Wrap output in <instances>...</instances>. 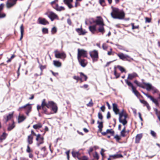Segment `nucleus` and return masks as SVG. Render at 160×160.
Wrapping results in <instances>:
<instances>
[{
	"mask_svg": "<svg viewBox=\"0 0 160 160\" xmlns=\"http://www.w3.org/2000/svg\"><path fill=\"white\" fill-rule=\"evenodd\" d=\"M112 108L116 115H119V122L122 123L123 126L126 125L128 123V121L126 119L128 117L126 112L124 110L122 109L120 112H119V109L118 108V105L115 103L112 104Z\"/></svg>",
	"mask_w": 160,
	"mask_h": 160,
	"instance_id": "nucleus-1",
	"label": "nucleus"
},
{
	"mask_svg": "<svg viewBox=\"0 0 160 160\" xmlns=\"http://www.w3.org/2000/svg\"><path fill=\"white\" fill-rule=\"evenodd\" d=\"M112 11L111 13L112 17L115 19L122 20L124 19L125 13L123 11L120 10L118 8L112 7Z\"/></svg>",
	"mask_w": 160,
	"mask_h": 160,
	"instance_id": "nucleus-2",
	"label": "nucleus"
},
{
	"mask_svg": "<svg viewBox=\"0 0 160 160\" xmlns=\"http://www.w3.org/2000/svg\"><path fill=\"white\" fill-rule=\"evenodd\" d=\"M134 83L137 86L143 88H145L148 91H150L151 90L153 87L151 84L145 82H142V84L144 85H143L142 84L139 82L137 80H135L134 81Z\"/></svg>",
	"mask_w": 160,
	"mask_h": 160,
	"instance_id": "nucleus-3",
	"label": "nucleus"
},
{
	"mask_svg": "<svg viewBox=\"0 0 160 160\" xmlns=\"http://www.w3.org/2000/svg\"><path fill=\"white\" fill-rule=\"evenodd\" d=\"M32 104L28 103L23 106L19 107L18 111H21L23 109H24L25 114L27 116H28L29 113L32 110Z\"/></svg>",
	"mask_w": 160,
	"mask_h": 160,
	"instance_id": "nucleus-4",
	"label": "nucleus"
},
{
	"mask_svg": "<svg viewBox=\"0 0 160 160\" xmlns=\"http://www.w3.org/2000/svg\"><path fill=\"white\" fill-rule=\"evenodd\" d=\"M78 73L80 74V77L78 76H74L73 78L74 79L77 80V82L79 81H80L81 82H83L84 81H86L88 79V77L84 74L82 72H79Z\"/></svg>",
	"mask_w": 160,
	"mask_h": 160,
	"instance_id": "nucleus-5",
	"label": "nucleus"
},
{
	"mask_svg": "<svg viewBox=\"0 0 160 160\" xmlns=\"http://www.w3.org/2000/svg\"><path fill=\"white\" fill-rule=\"evenodd\" d=\"M48 108H51V110L53 112L52 113H57L58 110V107L57 104L52 101H49L48 102Z\"/></svg>",
	"mask_w": 160,
	"mask_h": 160,
	"instance_id": "nucleus-6",
	"label": "nucleus"
},
{
	"mask_svg": "<svg viewBox=\"0 0 160 160\" xmlns=\"http://www.w3.org/2000/svg\"><path fill=\"white\" fill-rule=\"evenodd\" d=\"M125 81L129 87L132 88V92L137 97H138L141 96L139 92L136 90V88L133 86L132 84L130 81L127 79H125Z\"/></svg>",
	"mask_w": 160,
	"mask_h": 160,
	"instance_id": "nucleus-7",
	"label": "nucleus"
},
{
	"mask_svg": "<svg viewBox=\"0 0 160 160\" xmlns=\"http://www.w3.org/2000/svg\"><path fill=\"white\" fill-rule=\"evenodd\" d=\"M55 57L57 58H60L64 61L66 59L67 55L64 52H60L58 50H56L54 51Z\"/></svg>",
	"mask_w": 160,
	"mask_h": 160,
	"instance_id": "nucleus-8",
	"label": "nucleus"
},
{
	"mask_svg": "<svg viewBox=\"0 0 160 160\" xmlns=\"http://www.w3.org/2000/svg\"><path fill=\"white\" fill-rule=\"evenodd\" d=\"M45 14L48 16L51 21H53L55 19H59L58 15L52 11H48Z\"/></svg>",
	"mask_w": 160,
	"mask_h": 160,
	"instance_id": "nucleus-9",
	"label": "nucleus"
},
{
	"mask_svg": "<svg viewBox=\"0 0 160 160\" xmlns=\"http://www.w3.org/2000/svg\"><path fill=\"white\" fill-rule=\"evenodd\" d=\"M89 53L93 62H96L98 60L99 58V56L98 51L94 50L90 51Z\"/></svg>",
	"mask_w": 160,
	"mask_h": 160,
	"instance_id": "nucleus-10",
	"label": "nucleus"
},
{
	"mask_svg": "<svg viewBox=\"0 0 160 160\" xmlns=\"http://www.w3.org/2000/svg\"><path fill=\"white\" fill-rule=\"evenodd\" d=\"M48 102H47L46 100L45 99H43L42 101V113H43L47 115H49L52 114V112H48L47 111V109L45 107V106L48 108Z\"/></svg>",
	"mask_w": 160,
	"mask_h": 160,
	"instance_id": "nucleus-11",
	"label": "nucleus"
},
{
	"mask_svg": "<svg viewBox=\"0 0 160 160\" xmlns=\"http://www.w3.org/2000/svg\"><path fill=\"white\" fill-rule=\"evenodd\" d=\"M58 0H54L51 2V4L52 7L57 11H61L64 10L65 9L62 6L59 7L58 4L57 3Z\"/></svg>",
	"mask_w": 160,
	"mask_h": 160,
	"instance_id": "nucleus-12",
	"label": "nucleus"
},
{
	"mask_svg": "<svg viewBox=\"0 0 160 160\" xmlns=\"http://www.w3.org/2000/svg\"><path fill=\"white\" fill-rule=\"evenodd\" d=\"M88 54L87 51L83 49L78 48V59H79L81 57L87 58Z\"/></svg>",
	"mask_w": 160,
	"mask_h": 160,
	"instance_id": "nucleus-13",
	"label": "nucleus"
},
{
	"mask_svg": "<svg viewBox=\"0 0 160 160\" xmlns=\"http://www.w3.org/2000/svg\"><path fill=\"white\" fill-rule=\"evenodd\" d=\"M116 54L119 57L120 59L123 61H127L130 62L131 61V60L132 59L128 55L124 54L120 52L118 53H116Z\"/></svg>",
	"mask_w": 160,
	"mask_h": 160,
	"instance_id": "nucleus-14",
	"label": "nucleus"
},
{
	"mask_svg": "<svg viewBox=\"0 0 160 160\" xmlns=\"http://www.w3.org/2000/svg\"><path fill=\"white\" fill-rule=\"evenodd\" d=\"M36 140L37 141V145L39 146L40 145L42 144L44 142V138L43 136L39 133L36 134Z\"/></svg>",
	"mask_w": 160,
	"mask_h": 160,
	"instance_id": "nucleus-15",
	"label": "nucleus"
},
{
	"mask_svg": "<svg viewBox=\"0 0 160 160\" xmlns=\"http://www.w3.org/2000/svg\"><path fill=\"white\" fill-rule=\"evenodd\" d=\"M36 136V134L33 130H31V133L28 135L27 138V141L28 143V145L32 144L33 142V136Z\"/></svg>",
	"mask_w": 160,
	"mask_h": 160,
	"instance_id": "nucleus-16",
	"label": "nucleus"
},
{
	"mask_svg": "<svg viewBox=\"0 0 160 160\" xmlns=\"http://www.w3.org/2000/svg\"><path fill=\"white\" fill-rule=\"evenodd\" d=\"M97 19L93 21V22L95 23L96 25H99V26L105 25L103 20L101 17L97 16Z\"/></svg>",
	"mask_w": 160,
	"mask_h": 160,
	"instance_id": "nucleus-17",
	"label": "nucleus"
},
{
	"mask_svg": "<svg viewBox=\"0 0 160 160\" xmlns=\"http://www.w3.org/2000/svg\"><path fill=\"white\" fill-rule=\"evenodd\" d=\"M141 92L148 98H149L155 104L156 106H159V103L157 99L154 98L152 96L149 95L148 94L145 93L142 91H141Z\"/></svg>",
	"mask_w": 160,
	"mask_h": 160,
	"instance_id": "nucleus-18",
	"label": "nucleus"
},
{
	"mask_svg": "<svg viewBox=\"0 0 160 160\" xmlns=\"http://www.w3.org/2000/svg\"><path fill=\"white\" fill-rule=\"evenodd\" d=\"M17 0H8L6 3V6L8 8H10L15 5L17 3Z\"/></svg>",
	"mask_w": 160,
	"mask_h": 160,
	"instance_id": "nucleus-19",
	"label": "nucleus"
},
{
	"mask_svg": "<svg viewBox=\"0 0 160 160\" xmlns=\"http://www.w3.org/2000/svg\"><path fill=\"white\" fill-rule=\"evenodd\" d=\"M138 77V74L135 72H133L128 74L127 80L128 81V80H132Z\"/></svg>",
	"mask_w": 160,
	"mask_h": 160,
	"instance_id": "nucleus-20",
	"label": "nucleus"
},
{
	"mask_svg": "<svg viewBox=\"0 0 160 160\" xmlns=\"http://www.w3.org/2000/svg\"><path fill=\"white\" fill-rule=\"evenodd\" d=\"M143 137V134L142 133L138 134L135 136V143L138 144L140 142V141Z\"/></svg>",
	"mask_w": 160,
	"mask_h": 160,
	"instance_id": "nucleus-21",
	"label": "nucleus"
},
{
	"mask_svg": "<svg viewBox=\"0 0 160 160\" xmlns=\"http://www.w3.org/2000/svg\"><path fill=\"white\" fill-rule=\"evenodd\" d=\"M39 23L43 25L48 24L49 22L45 18H39L38 19Z\"/></svg>",
	"mask_w": 160,
	"mask_h": 160,
	"instance_id": "nucleus-22",
	"label": "nucleus"
},
{
	"mask_svg": "<svg viewBox=\"0 0 160 160\" xmlns=\"http://www.w3.org/2000/svg\"><path fill=\"white\" fill-rule=\"evenodd\" d=\"M73 1V0H63V2L67 5L69 8L71 9L73 8V6L71 4Z\"/></svg>",
	"mask_w": 160,
	"mask_h": 160,
	"instance_id": "nucleus-23",
	"label": "nucleus"
},
{
	"mask_svg": "<svg viewBox=\"0 0 160 160\" xmlns=\"http://www.w3.org/2000/svg\"><path fill=\"white\" fill-rule=\"evenodd\" d=\"M104 25H101L99 26L98 29L97 30V32H100L102 34H103L105 32V30L104 27Z\"/></svg>",
	"mask_w": 160,
	"mask_h": 160,
	"instance_id": "nucleus-24",
	"label": "nucleus"
},
{
	"mask_svg": "<svg viewBox=\"0 0 160 160\" xmlns=\"http://www.w3.org/2000/svg\"><path fill=\"white\" fill-rule=\"evenodd\" d=\"M140 101L141 103L143 104L144 106H146L147 107L148 109V110H150L151 109L150 107V106L149 104L146 101L144 100H141L140 99Z\"/></svg>",
	"mask_w": 160,
	"mask_h": 160,
	"instance_id": "nucleus-25",
	"label": "nucleus"
},
{
	"mask_svg": "<svg viewBox=\"0 0 160 160\" xmlns=\"http://www.w3.org/2000/svg\"><path fill=\"white\" fill-rule=\"evenodd\" d=\"M76 31H77V32H78L79 35H84L86 33V32L85 31V30H83L82 28H76Z\"/></svg>",
	"mask_w": 160,
	"mask_h": 160,
	"instance_id": "nucleus-26",
	"label": "nucleus"
},
{
	"mask_svg": "<svg viewBox=\"0 0 160 160\" xmlns=\"http://www.w3.org/2000/svg\"><path fill=\"white\" fill-rule=\"evenodd\" d=\"M80 65L83 67H85L87 65V63L86 62V60L85 59H82L80 58L78 59Z\"/></svg>",
	"mask_w": 160,
	"mask_h": 160,
	"instance_id": "nucleus-27",
	"label": "nucleus"
},
{
	"mask_svg": "<svg viewBox=\"0 0 160 160\" xmlns=\"http://www.w3.org/2000/svg\"><path fill=\"white\" fill-rule=\"evenodd\" d=\"M89 30L93 34L95 33L96 31L97 32V30L96 29V26L95 25L90 26L89 27Z\"/></svg>",
	"mask_w": 160,
	"mask_h": 160,
	"instance_id": "nucleus-28",
	"label": "nucleus"
},
{
	"mask_svg": "<svg viewBox=\"0 0 160 160\" xmlns=\"http://www.w3.org/2000/svg\"><path fill=\"white\" fill-rule=\"evenodd\" d=\"M26 119V117L23 115H19L18 118V122L20 123Z\"/></svg>",
	"mask_w": 160,
	"mask_h": 160,
	"instance_id": "nucleus-29",
	"label": "nucleus"
},
{
	"mask_svg": "<svg viewBox=\"0 0 160 160\" xmlns=\"http://www.w3.org/2000/svg\"><path fill=\"white\" fill-rule=\"evenodd\" d=\"M72 156L74 158H77L78 159L79 157L80 156V153L79 152H76L73 151L72 152Z\"/></svg>",
	"mask_w": 160,
	"mask_h": 160,
	"instance_id": "nucleus-30",
	"label": "nucleus"
},
{
	"mask_svg": "<svg viewBox=\"0 0 160 160\" xmlns=\"http://www.w3.org/2000/svg\"><path fill=\"white\" fill-rule=\"evenodd\" d=\"M97 123L98 124V131L99 132H101L102 131V129L103 128V124L102 122H100L99 121H98Z\"/></svg>",
	"mask_w": 160,
	"mask_h": 160,
	"instance_id": "nucleus-31",
	"label": "nucleus"
},
{
	"mask_svg": "<svg viewBox=\"0 0 160 160\" xmlns=\"http://www.w3.org/2000/svg\"><path fill=\"white\" fill-rule=\"evenodd\" d=\"M15 127V122L13 121L12 123V124H9L8 125V127L7 128V130L8 131H10L12 130Z\"/></svg>",
	"mask_w": 160,
	"mask_h": 160,
	"instance_id": "nucleus-32",
	"label": "nucleus"
},
{
	"mask_svg": "<svg viewBox=\"0 0 160 160\" xmlns=\"http://www.w3.org/2000/svg\"><path fill=\"white\" fill-rule=\"evenodd\" d=\"M39 68H40L41 72L40 73V75H41L43 74V71L44 69H45L47 68V65H43L41 64H39Z\"/></svg>",
	"mask_w": 160,
	"mask_h": 160,
	"instance_id": "nucleus-33",
	"label": "nucleus"
},
{
	"mask_svg": "<svg viewBox=\"0 0 160 160\" xmlns=\"http://www.w3.org/2000/svg\"><path fill=\"white\" fill-rule=\"evenodd\" d=\"M53 62V65L57 67H60L62 66V63L58 61L54 60Z\"/></svg>",
	"mask_w": 160,
	"mask_h": 160,
	"instance_id": "nucleus-34",
	"label": "nucleus"
},
{
	"mask_svg": "<svg viewBox=\"0 0 160 160\" xmlns=\"http://www.w3.org/2000/svg\"><path fill=\"white\" fill-rule=\"evenodd\" d=\"M8 134L5 132H3L0 137V142H2L3 140H4L6 138Z\"/></svg>",
	"mask_w": 160,
	"mask_h": 160,
	"instance_id": "nucleus-35",
	"label": "nucleus"
},
{
	"mask_svg": "<svg viewBox=\"0 0 160 160\" xmlns=\"http://www.w3.org/2000/svg\"><path fill=\"white\" fill-rule=\"evenodd\" d=\"M42 127V125L41 123L39 122L36 124L34 125L33 126V128L35 129H39Z\"/></svg>",
	"mask_w": 160,
	"mask_h": 160,
	"instance_id": "nucleus-36",
	"label": "nucleus"
},
{
	"mask_svg": "<svg viewBox=\"0 0 160 160\" xmlns=\"http://www.w3.org/2000/svg\"><path fill=\"white\" fill-rule=\"evenodd\" d=\"M20 29L21 31V37L20 38V40H21L23 38L24 31V27L23 24H22L21 26Z\"/></svg>",
	"mask_w": 160,
	"mask_h": 160,
	"instance_id": "nucleus-37",
	"label": "nucleus"
},
{
	"mask_svg": "<svg viewBox=\"0 0 160 160\" xmlns=\"http://www.w3.org/2000/svg\"><path fill=\"white\" fill-rule=\"evenodd\" d=\"M13 112H12L11 113H9L8 115L7 116L6 118H5L6 122H8L9 120L11 119L13 117Z\"/></svg>",
	"mask_w": 160,
	"mask_h": 160,
	"instance_id": "nucleus-38",
	"label": "nucleus"
},
{
	"mask_svg": "<svg viewBox=\"0 0 160 160\" xmlns=\"http://www.w3.org/2000/svg\"><path fill=\"white\" fill-rule=\"evenodd\" d=\"M110 157H112V159L123 158V156L121 154H117L114 155H110Z\"/></svg>",
	"mask_w": 160,
	"mask_h": 160,
	"instance_id": "nucleus-39",
	"label": "nucleus"
},
{
	"mask_svg": "<svg viewBox=\"0 0 160 160\" xmlns=\"http://www.w3.org/2000/svg\"><path fill=\"white\" fill-rule=\"evenodd\" d=\"M126 133H127V132L126 131V127H124L120 132V135L121 136L124 137L126 136L125 134Z\"/></svg>",
	"mask_w": 160,
	"mask_h": 160,
	"instance_id": "nucleus-40",
	"label": "nucleus"
},
{
	"mask_svg": "<svg viewBox=\"0 0 160 160\" xmlns=\"http://www.w3.org/2000/svg\"><path fill=\"white\" fill-rule=\"evenodd\" d=\"M93 156L94 159L95 160H98L99 158V155L97 152H95L93 154Z\"/></svg>",
	"mask_w": 160,
	"mask_h": 160,
	"instance_id": "nucleus-41",
	"label": "nucleus"
},
{
	"mask_svg": "<svg viewBox=\"0 0 160 160\" xmlns=\"http://www.w3.org/2000/svg\"><path fill=\"white\" fill-rule=\"evenodd\" d=\"M114 75L115 76L116 78H119L120 76V73L117 72L116 68L115 67L114 68Z\"/></svg>",
	"mask_w": 160,
	"mask_h": 160,
	"instance_id": "nucleus-42",
	"label": "nucleus"
},
{
	"mask_svg": "<svg viewBox=\"0 0 160 160\" xmlns=\"http://www.w3.org/2000/svg\"><path fill=\"white\" fill-rule=\"evenodd\" d=\"M151 90H152L153 91L152 93L153 94L156 93H159V90L153 86Z\"/></svg>",
	"mask_w": 160,
	"mask_h": 160,
	"instance_id": "nucleus-43",
	"label": "nucleus"
},
{
	"mask_svg": "<svg viewBox=\"0 0 160 160\" xmlns=\"http://www.w3.org/2000/svg\"><path fill=\"white\" fill-rule=\"evenodd\" d=\"M42 32L43 34H48V29L46 28H43L42 29Z\"/></svg>",
	"mask_w": 160,
	"mask_h": 160,
	"instance_id": "nucleus-44",
	"label": "nucleus"
},
{
	"mask_svg": "<svg viewBox=\"0 0 160 160\" xmlns=\"http://www.w3.org/2000/svg\"><path fill=\"white\" fill-rule=\"evenodd\" d=\"M117 68L121 71L122 73L125 72V69L122 67L120 65H118Z\"/></svg>",
	"mask_w": 160,
	"mask_h": 160,
	"instance_id": "nucleus-45",
	"label": "nucleus"
},
{
	"mask_svg": "<svg viewBox=\"0 0 160 160\" xmlns=\"http://www.w3.org/2000/svg\"><path fill=\"white\" fill-rule=\"evenodd\" d=\"M79 160H88V158L86 156H83L79 157Z\"/></svg>",
	"mask_w": 160,
	"mask_h": 160,
	"instance_id": "nucleus-46",
	"label": "nucleus"
},
{
	"mask_svg": "<svg viewBox=\"0 0 160 160\" xmlns=\"http://www.w3.org/2000/svg\"><path fill=\"white\" fill-rule=\"evenodd\" d=\"M107 133H110L112 135H114L115 132L112 129H107Z\"/></svg>",
	"mask_w": 160,
	"mask_h": 160,
	"instance_id": "nucleus-47",
	"label": "nucleus"
},
{
	"mask_svg": "<svg viewBox=\"0 0 160 160\" xmlns=\"http://www.w3.org/2000/svg\"><path fill=\"white\" fill-rule=\"evenodd\" d=\"M99 2L100 5L103 7L106 6V4L105 0H99Z\"/></svg>",
	"mask_w": 160,
	"mask_h": 160,
	"instance_id": "nucleus-48",
	"label": "nucleus"
},
{
	"mask_svg": "<svg viewBox=\"0 0 160 160\" xmlns=\"http://www.w3.org/2000/svg\"><path fill=\"white\" fill-rule=\"evenodd\" d=\"M131 25L132 26V29H139V26L138 25L135 26H134V23H131Z\"/></svg>",
	"mask_w": 160,
	"mask_h": 160,
	"instance_id": "nucleus-49",
	"label": "nucleus"
},
{
	"mask_svg": "<svg viewBox=\"0 0 160 160\" xmlns=\"http://www.w3.org/2000/svg\"><path fill=\"white\" fill-rule=\"evenodd\" d=\"M93 105V103L92 102V99H91L89 102L87 104V106L88 107H92Z\"/></svg>",
	"mask_w": 160,
	"mask_h": 160,
	"instance_id": "nucleus-50",
	"label": "nucleus"
},
{
	"mask_svg": "<svg viewBox=\"0 0 160 160\" xmlns=\"http://www.w3.org/2000/svg\"><path fill=\"white\" fill-rule=\"evenodd\" d=\"M41 151H43L44 152V154H43V156H46L47 155V153L46 152V148L45 146H44L43 147H42L41 148Z\"/></svg>",
	"mask_w": 160,
	"mask_h": 160,
	"instance_id": "nucleus-51",
	"label": "nucleus"
},
{
	"mask_svg": "<svg viewBox=\"0 0 160 160\" xmlns=\"http://www.w3.org/2000/svg\"><path fill=\"white\" fill-rule=\"evenodd\" d=\"M145 23H150L151 21V18L146 17L145 18Z\"/></svg>",
	"mask_w": 160,
	"mask_h": 160,
	"instance_id": "nucleus-52",
	"label": "nucleus"
},
{
	"mask_svg": "<svg viewBox=\"0 0 160 160\" xmlns=\"http://www.w3.org/2000/svg\"><path fill=\"white\" fill-rule=\"evenodd\" d=\"M98 118L101 120H102L103 119V116L101 112H99L98 113Z\"/></svg>",
	"mask_w": 160,
	"mask_h": 160,
	"instance_id": "nucleus-53",
	"label": "nucleus"
},
{
	"mask_svg": "<svg viewBox=\"0 0 160 160\" xmlns=\"http://www.w3.org/2000/svg\"><path fill=\"white\" fill-rule=\"evenodd\" d=\"M114 138L116 140L117 142H119V141L121 140V138L118 135H116L114 137Z\"/></svg>",
	"mask_w": 160,
	"mask_h": 160,
	"instance_id": "nucleus-54",
	"label": "nucleus"
},
{
	"mask_svg": "<svg viewBox=\"0 0 160 160\" xmlns=\"http://www.w3.org/2000/svg\"><path fill=\"white\" fill-rule=\"evenodd\" d=\"M57 29L55 27L52 28L51 29V32L52 34H55L57 32Z\"/></svg>",
	"mask_w": 160,
	"mask_h": 160,
	"instance_id": "nucleus-55",
	"label": "nucleus"
},
{
	"mask_svg": "<svg viewBox=\"0 0 160 160\" xmlns=\"http://www.w3.org/2000/svg\"><path fill=\"white\" fill-rule=\"evenodd\" d=\"M26 151L27 152L30 153L31 152H32V150L30 148V147L29 146V145H28L27 146V149L26 150Z\"/></svg>",
	"mask_w": 160,
	"mask_h": 160,
	"instance_id": "nucleus-56",
	"label": "nucleus"
},
{
	"mask_svg": "<svg viewBox=\"0 0 160 160\" xmlns=\"http://www.w3.org/2000/svg\"><path fill=\"white\" fill-rule=\"evenodd\" d=\"M105 151V150L104 149H102L101 151L100 152V154L101 155L102 157V159L104 158V157L105 155H104V152Z\"/></svg>",
	"mask_w": 160,
	"mask_h": 160,
	"instance_id": "nucleus-57",
	"label": "nucleus"
},
{
	"mask_svg": "<svg viewBox=\"0 0 160 160\" xmlns=\"http://www.w3.org/2000/svg\"><path fill=\"white\" fill-rule=\"evenodd\" d=\"M154 111L155 112V114L157 116L160 115V111H158L157 108H155L154 109Z\"/></svg>",
	"mask_w": 160,
	"mask_h": 160,
	"instance_id": "nucleus-58",
	"label": "nucleus"
},
{
	"mask_svg": "<svg viewBox=\"0 0 160 160\" xmlns=\"http://www.w3.org/2000/svg\"><path fill=\"white\" fill-rule=\"evenodd\" d=\"M93 150V148L92 147H91L88 150V153L89 155L90 156L91 155V152Z\"/></svg>",
	"mask_w": 160,
	"mask_h": 160,
	"instance_id": "nucleus-59",
	"label": "nucleus"
},
{
	"mask_svg": "<svg viewBox=\"0 0 160 160\" xmlns=\"http://www.w3.org/2000/svg\"><path fill=\"white\" fill-rule=\"evenodd\" d=\"M6 16V15L5 13L0 12V18H4Z\"/></svg>",
	"mask_w": 160,
	"mask_h": 160,
	"instance_id": "nucleus-60",
	"label": "nucleus"
},
{
	"mask_svg": "<svg viewBox=\"0 0 160 160\" xmlns=\"http://www.w3.org/2000/svg\"><path fill=\"white\" fill-rule=\"evenodd\" d=\"M20 67H21L20 65L19 66V67L18 68V70L17 72V78H19V77L20 75V73L19 71H20Z\"/></svg>",
	"mask_w": 160,
	"mask_h": 160,
	"instance_id": "nucleus-61",
	"label": "nucleus"
},
{
	"mask_svg": "<svg viewBox=\"0 0 160 160\" xmlns=\"http://www.w3.org/2000/svg\"><path fill=\"white\" fill-rule=\"evenodd\" d=\"M66 154L67 156V158L68 160H69V153L70 150H69L66 152Z\"/></svg>",
	"mask_w": 160,
	"mask_h": 160,
	"instance_id": "nucleus-62",
	"label": "nucleus"
},
{
	"mask_svg": "<svg viewBox=\"0 0 160 160\" xmlns=\"http://www.w3.org/2000/svg\"><path fill=\"white\" fill-rule=\"evenodd\" d=\"M111 117V115L109 112H108L107 114V119H110Z\"/></svg>",
	"mask_w": 160,
	"mask_h": 160,
	"instance_id": "nucleus-63",
	"label": "nucleus"
},
{
	"mask_svg": "<svg viewBox=\"0 0 160 160\" xmlns=\"http://www.w3.org/2000/svg\"><path fill=\"white\" fill-rule=\"evenodd\" d=\"M102 48L104 50H106L108 48V46L106 44L104 43L102 44Z\"/></svg>",
	"mask_w": 160,
	"mask_h": 160,
	"instance_id": "nucleus-64",
	"label": "nucleus"
}]
</instances>
